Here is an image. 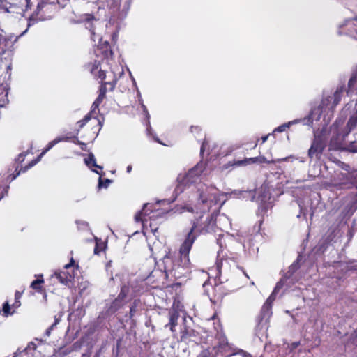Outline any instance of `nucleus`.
Instances as JSON below:
<instances>
[{"instance_id": "nucleus-47", "label": "nucleus", "mask_w": 357, "mask_h": 357, "mask_svg": "<svg viewBox=\"0 0 357 357\" xmlns=\"http://www.w3.org/2000/svg\"><path fill=\"white\" fill-rule=\"evenodd\" d=\"M74 264H75V261H74V259L73 258H71L70 263L66 264L64 266V268L66 269H68V268L73 266L74 265Z\"/></svg>"}, {"instance_id": "nucleus-10", "label": "nucleus", "mask_w": 357, "mask_h": 357, "mask_svg": "<svg viewBox=\"0 0 357 357\" xmlns=\"http://www.w3.org/2000/svg\"><path fill=\"white\" fill-rule=\"evenodd\" d=\"M339 182L335 183V185L340 188H351L354 185L357 189V170L348 172L346 173L340 172L337 174Z\"/></svg>"}, {"instance_id": "nucleus-34", "label": "nucleus", "mask_w": 357, "mask_h": 357, "mask_svg": "<svg viewBox=\"0 0 357 357\" xmlns=\"http://www.w3.org/2000/svg\"><path fill=\"white\" fill-rule=\"evenodd\" d=\"M344 149L349 152L357 153V140L351 141Z\"/></svg>"}, {"instance_id": "nucleus-36", "label": "nucleus", "mask_w": 357, "mask_h": 357, "mask_svg": "<svg viewBox=\"0 0 357 357\" xmlns=\"http://www.w3.org/2000/svg\"><path fill=\"white\" fill-rule=\"evenodd\" d=\"M22 294H23V291H16L15 293V302L13 304V306L15 308H17L20 306L21 305V303H20V298L22 296Z\"/></svg>"}, {"instance_id": "nucleus-41", "label": "nucleus", "mask_w": 357, "mask_h": 357, "mask_svg": "<svg viewBox=\"0 0 357 357\" xmlns=\"http://www.w3.org/2000/svg\"><path fill=\"white\" fill-rule=\"evenodd\" d=\"M202 131V128L199 126H192L190 127V132L192 133L198 134Z\"/></svg>"}, {"instance_id": "nucleus-49", "label": "nucleus", "mask_w": 357, "mask_h": 357, "mask_svg": "<svg viewBox=\"0 0 357 357\" xmlns=\"http://www.w3.org/2000/svg\"><path fill=\"white\" fill-rule=\"evenodd\" d=\"M183 208L185 209L186 211H188V212H191V213L195 212L194 208L192 206H185V207H183Z\"/></svg>"}, {"instance_id": "nucleus-14", "label": "nucleus", "mask_w": 357, "mask_h": 357, "mask_svg": "<svg viewBox=\"0 0 357 357\" xmlns=\"http://www.w3.org/2000/svg\"><path fill=\"white\" fill-rule=\"evenodd\" d=\"M212 291L213 293L210 300L213 303H216L222 300L224 296L227 294L226 289L222 282L215 283L212 288Z\"/></svg>"}, {"instance_id": "nucleus-51", "label": "nucleus", "mask_w": 357, "mask_h": 357, "mask_svg": "<svg viewBox=\"0 0 357 357\" xmlns=\"http://www.w3.org/2000/svg\"><path fill=\"white\" fill-rule=\"evenodd\" d=\"M132 169V166H131V165H128V166L127 167V168H126V171H127V172H128V173L131 172Z\"/></svg>"}, {"instance_id": "nucleus-29", "label": "nucleus", "mask_w": 357, "mask_h": 357, "mask_svg": "<svg viewBox=\"0 0 357 357\" xmlns=\"http://www.w3.org/2000/svg\"><path fill=\"white\" fill-rule=\"evenodd\" d=\"M130 292V288L127 285H123L121 287V290L119 294H118L116 298L120 301L126 303V299Z\"/></svg>"}, {"instance_id": "nucleus-16", "label": "nucleus", "mask_w": 357, "mask_h": 357, "mask_svg": "<svg viewBox=\"0 0 357 357\" xmlns=\"http://www.w3.org/2000/svg\"><path fill=\"white\" fill-rule=\"evenodd\" d=\"M97 21V19L93 14L86 13L81 16L80 22L84 23L86 28L89 30L91 34V38L95 36V26L93 22Z\"/></svg>"}, {"instance_id": "nucleus-54", "label": "nucleus", "mask_w": 357, "mask_h": 357, "mask_svg": "<svg viewBox=\"0 0 357 357\" xmlns=\"http://www.w3.org/2000/svg\"><path fill=\"white\" fill-rule=\"evenodd\" d=\"M4 105H5V100H2V103H0V109H1V107H4Z\"/></svg>"}, {"instance_id": "nucleus-48", "label": "nucleus", "mask_w": 357, "mask_h": 357, "mask_svg": "<svg viewBox=\"0 0 357 357\" xmlns=\"http://www.w3.org/2000/svg\"><path fill=\"white\" fill-rule=\"evenodd\" d=\"M54 327L53 326H52V325H51V326H50V327L46 330L45 333H46V335H47V336H49V335H50L51 331L54 329Z\"/></svg>"}, {"instance_id": "nucleus-37", "label": "nucleus", "mask_w": 357, "mask_h": 357, "mask_svg": "<svg viewBox=\"0 0 357 357\" xmlns=\"http://www.w3.org/2000/svg\"><path fill=\"white\" fill-rule=\"evenodd\" d=\"M137 301H135L133 302V304L130 307V318H132L136 312V308H137Z\"/></svg>"}, {"instance_id": "nucleus-44", "label": "nucleus", "mask_w": 357, "mask_h": 357, "mask_svg": "<svg viewBox=\"0 0 357 357\" xmlns=\"http://www.w3.org/2000/svg\"><path fill=\"white\" fill-rule=\"evenodd\" d=\"M17 168H18V167H17V168L15 169V173H13V174H10V175L9 176V177H10V178H11V181H13V180L15 179V178H16V177H17V176H19V175H20V172L22 171V169H21L20 170L17 171Z\"/></svg>"}, {"instance_id": "nucleus-55", "label": "nucleus", "mask_w": 357, "mask_h": 357, "mask_svg": "<svg viewBox=\"0 0 357 357\" xmlns=\"http://www.w3.org/2000/svg\"><path fill=\"white\" fill-rule=\"evenodd\" d=\"M351 270H356L357 271V266H354L351 268Z\"/></svg>"}, {"instance_id": "nucleus-33", "label": "nucleus", "mask_w": 357, "mask_h": 357, "mask_svg": "<svg viewBox=\"0 0 357 357\" xmlns=\"http://www.w3.org/2000/svg\"><path fill=\"white\" fill-rule=\"evenodd\" d=\"M213 198H215L212 194H206L204 191H202L199 194V200L202 204H206L208 201H212Z\"/></svg>"}, {"instance_id": "nucleus-7", "label": "nucleus", "mask_w": 357, "mask_h": 357, "mask_svg": "<svg viewBox=\"0 0 357 357\" xmlns=\"http://www.w3.org/2000/svg\"><path fill=\"white\" fill-rule=\"evenodd\" d=\"M60 142H70L75 144H84V142L79 140L77 135L75 132V135H66L62 137H58L55 138L54 140L50 142L45 149L43 150L41 153L38 156L36 159L31 160L27 166L24 167L23 172L26 171L29 168L34 166L37 164L41 159V158L49 151L50 150L54 145Z\"/></svg>"}, {"instance_id": "nucleus-5", "label": "nucleus", "mask_w": 357, "mask_h": 357, "mask_svg": "<svg viewBox=\"0 0 357 357\" xmlns=\"http://www.w3.org/2000/svg\"><path fill=\"white\" fill-rule=\"evenodd\" d=\"M97 79H100V86L98 89V93L106 97L107 91H113L117 83V78L113 72L107 73L100 68L98 71Z\"/></svg>"}, {"instance_id": "nucleus-40", "label": "nucleus", "mask_w": 357, "mask_h": 357, "mask_svg": "<svg viewBox=\"0 0 357 357\" xmlns=\"http://www.w3.org/2000/svg\"><path fill=\"white\" fill-rule=\"evenodd\" d=\"M275 293H273V291L272 294L269 296V297L266 299L264 303H269L270 306L273 307V301L275 299Z\"/></svg>"}, {"instance_id": "nucleus-39", "label": "nucleus", "mask_w": 357, "mask_h": 357, "mask_svg": "<svg viewBox=\"0 0 357 357\" xmlns=\"http://www.w3.org/2000/svg\"><path fill=\"white\" fill-rule=\"evenodd\" d=\"M63 316L62 312H59L58 314L54 316V322L52 324L54 327H55L61 320V317Z\"/></svg>"}, {"instance_id": "nucleus-1", "label": "nucleus", "mask_w": 357, "mask_h": 357, "mask_svg": "<svg viewBox=\"0 0 357 357\" xmlns=\"http://www.w3.org/2000/svg\"><path fill=\"white\" fill-rule=\"evenodd\" d=\"M183 242L181 243L178 255H176L169 252L162 258L164 264V272L166 278L172 277L174 279H179L185 275V271L190 267V260L189 254L192 248H190L187 252L183 250Z\"/></svg>"}, {"instance_id": "nucleus-38", "label": "nucleus", "mask_w": 357, "mask_h": 357, "mask_svg": "<svg viewBox=\"0 0 357 357\" xmlns=\"http://www.w3.org/2000/svg\"><path fill=\"white\" fill-rule=\"evenodd\" d=\"M103 250V245L102 244H99L98 242H96L95 248H94V254L100 255V252Z\"/></svg>"}, {"instance_id": "nucleus-56", "label": "nucleus", "mask_w": 357, "mask_h": 357, "mask_svg": "<svg viewBox=\"0 0 357 357\" xmlns=\"http://www.w3.org/2000/svg\"><path fill=\"white\" fill-rule=\"evenodd\" d=\"M259 141V139H257V142L255 143V144L254 146V148H255L257 146V144H258Z\"/></svg>"}, {"instance_id": "nucleus-20", "label": "nucleus", "mask_w": 357, "mask_h": 357, "mask_svg": "<svg viewBox=\"0 0 357 357\" xmlns=\"http://www.w3.org/2000/svg\"><path fill=\"white\" fill-rule=\"evenodd\" d=\"M179 318V313L176 310L169 312V323L165 327H169L172 332L175 331V327L178 324V319Z\"/></svg>"}, {"instance_id": "nucleus-59", "label": "nucleus", "mask_w": 357, "mask_h": 357, "mask_svg": "<svg viewBox=\"0 0 357 357\" xmlns=\"http://www.w3.org/2000/svg\"><path fill=\"white\" fill-rule=\"evenodd\" d=\"M57 3H58L59 4H60V2L59 1V0H57Z\"/></svg>"}, {"instance_id": "nucleus-11", "label": "nucleus", "mask_w": 357, "mask_h": 357, "mask_svg": "<svg viewBox=\"0 0 357 357\" xmlns=\"http://www.w3.org/2000/svg\"><path fill=\"white\" fill-rule=\"evenodd\" d=\"M267 162L266 158L264 156H257L253 158H245L243 160L229 161L223 165L224 169H229L230 167H238L241 166H248L255 163H266Z\"/></svg>"}, {"instance_id": "nucleus-32", "label": "nucleus", "mask_w": 357, "mask_h": 357, "mask_svg": "<svg viewBox=\"0 0 357 357\" xmlns=\"http://www.w3.org/2000/svg\"><path fill=\"white\" fill-rule=\"evenodd\" d=\"M300 268V263L298 259H297L289 267V270L286 273L287 278H290L297 270Z\"/></svg>"}, {"instance_id": "nucleus-50", "label": "nucleus", "mask_w": 357, "mask_h": 357, "mask_svg": "<svg viewBox=\"0 0 357 357\" xmlns=\"http://www.w3.org/2000/svg\"><path fill=\"white\" fill-rule=\"evenodd\" d=\"M268 136H269L268 135H264V136H262V137H261V143H264V142H266V140H267V139H268Z\"/></svg>"}, {"instance_id": "nucleus-13", "label": "nucleus", "mask_w": 357, "mask_h": 357, "mask_svg": "<svg viewBox=\"0 0 357 357\" xmlns=\"http://www.w3.org/2000/svg\"><path fill=\"white\" fill-rule=\"evenodd\" d=\"M272 315V307L270 306L269 303H264L260 310L259 315L257 317V324L259 326L263 324L268 322L270 317Z\"/></svg>"}, {"instance_id": "nucleus-4", "label": "nucleus", "mask_w": 357, "mask_h": 357, "mask_svg": "<svg viewBox=\"0 0 357 357\" xmlns=\"http://www.w3.org/2000/svg\"><path fill=\"white\" fill-rule=\"evenodd\" d=\"M57 6L54 3H49L41 1L38 2L36 8L29 17L28 28L40 20H47L53 17L56 13Z\"/></svg>"}, {"instance_id": "nucleus-21", "label": "nucleus", "mask_w": 357, "mask_h": 357, "mask_svg": "<svg viewBox=\"0 0 357 357\" xmlns=\"http://www.w3.org/2000/svg\"><path fill=\"white\" fill-rule=\"evenodd\" d=\"M44 282L43 275H40L31 283L30 287L39 294H45V289L43 287Z\"/></svg>"}, {"instance_id": "nucleus-45", "label": "nucleus", "mask_w": 357, "mask_h": 357, "mask_svg": "<svg viewBox=\"0 0 357 357\" xmlns=\"http://www.w3.org/2000/svg\"><path fill=\"white\" fill-rule=\"evenodd\" d=\"M26 1V8L25 12H27L29 10H31L32 6H33V3L31 0H25Z\"/></svg>"}, {"instance_id": "nucleus-9", "label": "nucleus", "mask_w": 357, "mask_h": 357, "mask_svg": "<svg viewBox=\"0 0 357 357\" xmlns=\"http://www.w3.org/2000/svg\"><path fill=\"white\" fill-rule=\"evenodd\" d=\"M337 33L340 36H347L357 40V16L346 20L338 26Z\"/></svg>"}, {"instance_id": "nucleus-53", "label": "nucleus", "mask_w": 357, "mask_h": 357, "mask_svg": "<svg viewBox=\"0 0 357 357\" xmlns=\"http://www.w3.org/2000/svg\"><path fill=\"white\" fill-rule=\"evenodd\" d=\"M204 143H202L201 149H200V152H201V153H204Z\"/></svg>"}, {"instance_id": "nucleus-26", "label": "nucleus", "mask_w": 357, "mask_h": 357, "mask_svg": "<svg viewBox=\"0 0 357 357\" xmlns=\"http://www.w3.org/2000/svg\"><path fill=\"white\" fill-rule=\"evenodd\" d=\"M100 61L97 60H95L93 62L88 63L85 65L86 69L92 75H95L96 78L98 75V73L96 74V71L100 68Z\"/></svg>"}, {"instance_id": "nucleus-17", "label": "nucleus", "mask_w": 357, "mask_h": 357, "mask_svg": "<svg viewBox=\"0 0 357 357\" xmlns=\"http://www.w3.org/2000/svg\"><path fill=\"white\" fill-rule=\"evenodd\" d=\"M54 275L61 284L65 285H68L74 279V275L66 271L56 272Z\"/></svg>"}, {"instance_id": "nucleus-12", "label": "nucleus", "mask_w": 357, "mask_h": 357, "mask_svg": "<svg viewBox=\"0 0 357 357\" xmlns=\"http://www.w3.org/2000/svg\"><path fill=\"white\" fill-rule=\"evenodd\" d=\"M96 55L97 57H100L102 60L112 59L114 52L110 43L103 40L102 38L100 39L96 50Z\"/></svg>"}, {"instance_id": "nucleus-3", "label": "nucleus", "mask_w": 357, "mask_h": 357, "mask_svg": "<svg viewBox=\"0 0 357 357\" xmlns=\"http://www.w3.org/2000/svg\"><path fill=\"white\" fill-rule=\"evenodd\" d=\"M344 91V86H338L333 96H327L321 100L318 106L312 107L310 112V114L312 116V119H316L317 121L319 120L321 114L327 109L333 111L340 103Z\"/></svg>"}, {"instance_id": "nucleus-28", "label": "nucleus", "mask_w": 357, "mask_h": 357, "mask_svg": "<svg viewBox=\"0 0 357 357\" xmlns=\"http://www.w3.org/2000/svg\"><path fill=\"white\" fill-rule=\"evenodd\" d=\"M93 172H95L96 174L100 175V177L98 178V188H107L109 185V184L112 183V180L109 178H105L102 179L101 177L104 174V173L101 172H98V170L93 169Z\"/></svg>"}, {"instance_id": "nucleus-43", "label": "nucleus", "mask_w": 357, "mask_h": 357, "mask_svg": "<svg viewBox=\"0 0 357 357\" xmlns=\"http://www.w3.org/2000/svg\"><path fill=\"white\" fill-rule=\"evenodd\" d=\"M27 153H20L17 156V161L19 162H22L24 160V157L26 155Z\"/></svg>"}, {"instance_id": "nucleus-42", "label": "nucleus", "mask_w": 357, "mask_h": 357, "mask_svg": "<svg viewBox=\"0 0 357 357\" xmlns=\"http://www.w3.org/2000/svg\"><path fill=\"white\" fill-rule=\"evenodd\" d=\"M189 337V333L187 330H185L181 333V341H187Z\"/></svg>"}, {"instance_id": "nucleus-24", "label": "nucleus", "mask_w": 357, "mask_h": 357, "mask_svg": "<svg viewBox=\"0 0 357 357\" xmlns=\"http://www.w3.org/2000/svg\"><path fill=\"white\" fill-rule=\"evenodd\" d=\"M105 98L106 97L103 96V93L102 94L98 93V97L96 98V99L92 104L91 111L88 113V114H91V118L93 117V114H96V110H98V112H100L99 106L102 102L104 99H105Z\"/></svg>"}, {"instance_id": "nucleus-25", "label": "nucleus", "mask_w": 357, "mask_h": 357, "mask_svg": "<svg viewBox=\"0 0 357 357\" xmlns=\"http://www.w3.org/2000/svg\"><path fill=\"white\" fill-rule=\"evenodd\" d=\"M84 162H85L86 165L92 170H93V169H92L93 167L99 169L100 170V172L103 169V167L102 166L97 165L95 156L92 153H90L88 155V157L84 158Z\"/></svg>"}, {"instance_id": "nucleus-52", "label": "nucleus", "mask_w": 357, "mask_h": 357, "mask_svg": "<svg viewBox=\"0 0 357 357\" xmlns=\"http://www.w3.org/2000/svg\"><path fill=\"white\" fill-rule=\"evenodd\" d=\"M81 146L82 150H85L86 144L84 142V144H79Z\"/></svg>"}, {"instance_id": "nucleus-15", "label": "nucleus", "mask_w": 357, "mask_h": 357, "mask_svg": "<svg viewBox=\"0 0 357 357\" xmlns=\"http://www.w3.org/2000/svg\"><path fill=\"white\" fill-rule=\"evenodd\" d=\"M298 123H301L303 125L312 126L313 124L312 116H311L310 114H309L307 116H305L304 118L295 119L292 121H289L287 123H284V124L279 126L277 130L279 132H283L286 130L287 128H289L291 125Z\"/></svg>"}, {"instance_id": "nucleus-31", "label": "nucleus", "mask_w": 357, "mask_h": 357, "mask_svg": "<svg viewBox=\"0 0 357 357\" xmlns=\"http://www.w3.org/2000/svg\"><path fill=\"white\" fill-rule=\"evenodd\" d=\"M91 119V114H87L82 120L77 122L78 128L75 131L77 135H79L80 129H82Z\"/></svg>"}, {"instance_id": "nucleus-35", "label": "nucleus", "mask_w": 357, "mask_h": 357, "mask_svg": "<svg viewBox=\"0 0 357 357\" xmlns=\"http://www.w3.org/2000/svg\"><path fill=\"white\" fill-rule=\"evenodd\" d=\"M2 312H3V316L5 317H7L9 315L13 314V312H11V311H10V305L8 301H6L3 304Z\"/></svg>"}, {"instance_id": "nucleus-2", "label": "nucleus", "mask_w": 357, "mask_h": 357, "mask_svg": "<svg viewBox=\"0 0 357 357\" xmlns=\"http://www.w3.org/2000/svg\"><path fill=\"white\" fill-rule=\"evenodd\" d=\"M192 227L185 236L183 242V250L185 252L192 245L198 236L205 234L213 230L215 220L213 215H206L202 212L192 220Z\"/></svg>"}, {"instance_id": "nucleus-8", "label": "nucleus", "mask_w": 357, "mask_h": 357, "mask_svg": "<svg viewBox=\"0 0 357 357\" xmlns=\"http://www.w3.org/2000/svg\"><path fill=\"white\" fill-rule=\"evenodd\" d=\"M327 146L326 139L321 135H315L308 150V157L311 159L320 160L322 153Z\"/></svg>"}, {"instance_id": "nucleus-22", "label": "nucleus", "mask_w": 357, "mask_h": 357, "mask_svg": "<svg viewBox=\"0 0 357 357\" xmlns=\"http://www.w3.org/2000/svg\"><path fill=\"white\" fill-rule=\"evenodd\" d=\"M148 204H145L142 211H138L135 215L136 222H141L143 225L148 221L149 214L147 213Z\"/></svg>"}, {"instance_id": "nucleus-30", "label": "nucleus", "mask_w": 357, "mask_h": 357, "mask_svg": "<svg viewBox=\"0 0 357 357\" xmlns=\"http://www.w3.org/2000/svg\"><path fill=\"white\" fill-rule=\"evenodd\" d=\"M125 305L124 303L120 301L116 298L112 302L110 306L109 307V311L111 313H115L120 308H121Z\"/></svg>"}, {"instance_id": "nucleus-46", "label": "nucleus", "mask_w": 357, "mask_h": 357, "mask_svg": "<svg viewBox=\"0 0 357 357\" xmlns=\"http://www.w3.org/2000/svg\"><path fill=\"white\" fill-rule=\"evenodd\" d=\"M283 284L280 282H278L277 284H276V286L274 288V290H273V293H276L277 291H278L280 288H282Z\"/></svg>"}, {"instance_id": "nucleus-57", "label": "nucleus", "mask_w": 357, "mask_h": 357, "mask_svg": "<svg viewBox=\"0 0 357 357\" xmlns=\"http://www.w3.org/2000/svg\"><path fill=\"white\" fill-rule=\"evenodd\" d=\"M287 160V158H283V159H280V160H280V161H284V160Z\"/></svg>"}, {"instance_id": "nucleus-6", "label": "nucleus", "mask_w": 357, "mask_h": 357, "mask_svg": "<svg viewBox=\"0 0 357 357\" xmlns=\"http://www.w3.org/2000/svg\"><path fill=\"white\" fill-rule=\"evenodd\" d=\"M230 356V347L225 337L219 340L218 345L202 350L198 357H228Z\"/></svg>"}, {"instance_id": "nucleus-27", "label": "nucleus", "mask_w": 357, "mask_h": 357, "mask_svg": "<svg viewBox=\"0 0 357 357\" xmlns=\"http://www.w3.org/2000/svg\"><path fill=\"white\" fill-rule=\"evenodd\" d=\"M346 127L348 130L347 135L357 127V110L352 116H350L347 123Z\"/></svg>"}, {"instance_id": "nucleus-19", "label": "nucleus", "mask_w": 357, "mask_h": 357, "mask_svg": "<svg viewBox=\"0 0 357 357\" xmlns=\"http://www.w3.org/2000/svg\"><path fill=\"white\" fill-rule=\"evenodd\" d=\"M228 259H230V260L233 261L234 262H237L238 259V257L236 255L235 256H233L231 257H227L225 259H218L216 261L215 266H214V269L216 272V275H215L216 278L220 277L221 273H222V268L223 266V263L225 262V263L227 264Z\"/></svg>"}, {"instance_id": "nucleus-23", "label": "nucleus", "mask_w": 357, "mask_h": 357, "mask_svg": "<svg viewBox=\"0 0 357 357\" xmlns=\"http://www.w3.org/2000/svg\"><path fill=\"white\" fill-rule=\"evenodd\" d=\"M152 213H153V215H149L148 217V220H150L149 227L151 229V232L154 235H155L158 232V229H159L158 221V220L152 219V218L155 217V218H158V219H161V218H163V217L162 215H160L159 213L154 215L155 212H152Z\"/></svg>"}, {"instance_id": "nucleus-18", "label": "nucleus", "mask_w": 357, "mask_h": 357, "mask_svg": "<svg viewBox=\"0 0 357 357\" xmlns=\"http://www.w3.org/2000/svg\"><path fill=\"white\" fill-rule=\"evenodd\" d=\"M355 92L357 93V64L348 82V89L347 90L348 96Z\"/></svg>"}, {"instance_id": "nucleus-58", "label": "nucleus", "mask_w": 357, "mask_h": 357, "mask_svg": "<svg viewBox=\"0 0 357 357\" xmlns=\"http://www.w3.org/2000/svg\"><path fill=\"white\" fill-rule=\"evenodd\" d=\"M98 124L102 126V124H101V122L100 121V120H98Z\"/></svg>"}]
</instances>
